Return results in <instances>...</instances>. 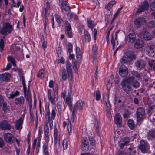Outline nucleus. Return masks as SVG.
I'll list each match as a JSON object with an SVG mask.
<instances>
[{
    "label": "nucleus",
    "mask_w": 155,
    "mask_h": 155,
    "mask_svg": "<svg viewBox=\"0 0 155 155\" xmlns=\"http://www.w3.org/2000/svg\"><path fill=\"white\" fill-rule=\"evenodd\" d=\"M146 51L149 56H153L155 54V46L152 45H148L146 47Z\"/></svg>",
    "instance_id": "9d476101"
},
{
    "label": "nucleus",
    "mask_w": 155,
    "mask_h": 155,
    "mask_svg": "<svg viewBox=\"0 0 155 155\" xmlns=\"http://www.w3.org/2000/svg\"><path fill=\"white\" fill-rule=\"evenodd\" d=\"M116 1L114 0L110 2L107 5L105 6V8L107 10H110L112 7L113 5L116 3Z\"/></svg>",
    "instance_id": "473e14b6"
},
{
    "label": "nucleus",
    "mask_w": 155,
    "mask_h": 155,
    "mask_svg": "<svg viewBox=\"0 0 155 155\" xmlns=\"http://www.w3.org/2000/svg\"><path fill=\"white\" fill-rule=\"evenodd\" d=\"M44 70L41 69L40 70L37 74V76L39 77L43 78L44 77Z\"/></svg>",
    "instance_id": "37998d69"
},
{
    "label": "nucleus",
    "mask_w": 155,
    "mask_h": 155,
    "mask_svg": "<svg viewBox=\"0 0 155 155\" xmlns=\"http://www.w3.org/2000/svg\"><path fill=\"white\" fill-rule=\"evenodd\" d=\"M56 98V96H54V97H52L51 96V97H48V98L49 100H50L51 101V103L53 104L54 103V101H55V99Z\"/></svg>",
    "instance_id": "774afa93"
},
{
    "label": "nucleus",
    "mask_w": 155,
    "mask_h": 155,
    "mask_svg": "<svg viewBox=\"0 0 155 155\" xmlns=\"http://www.w3.org/2000/svg\"><path fill=\"white\" fill-rule=\"evenodd\" d=\"M19 92L18 91H16L15 92H12L9 95V97H8L9 99H13L15 96H17L19 95Z\"/></svg>",
    "instance_id": "72a5a7b5"
},
{
    "label": "nucleus",
    "mask_w": 155,
    "mask_h": 155,
    "mask_svg": "<svg viewBox=\"0 0 155 155\" xmlns=\"http://www.w3.org/2000/svg\"><path fill=\"white\" fill-rule=\"evenodd\" d=\"M127 124L131 130L134 129L135 126L134 121L131 119H129L127 121Z\"/></svg>",
    "instance_id": "c756f323"
},
{
    "label": "nucleus",
    "mask_w": 155,
    "mask_h": 155,
    "mask_svg": "<svg viewBox=\"0 0 155 155\" xmlns=\"http://www.w3.org/2000/svg\"><path fill=\"white\" fill-rule=\"evenodd\" d=\"M106 105L107 107V112L108 113L110 111V105L108 100L106 99L105 100Z\"/></svg>",
    "instance_id": "58836bf2"
},
{
    "label": "nucleus",
    "mask_w": 155,
    "mask_h": 155,
    "mask_svg": "<svg viewBox=\"0 0 155 155\" xmlns=\"http://www.w3.org/2000/svg\"><path fill=\"white\" fill-rule=\"evenodd\" d=\"M76 57L78 63H81V54L79 47H76Z\"/></svg>",
    "instance_id": "b1692460"
},
{
    "label": "nucleus",
    "mask_w": 155,
    "mask_h": 155,
    "mask_svg": "<svg viewBox=\"0 0 155 155\" xmlns=\"http://www.w3.org/2000/svg\"><path fill=\"white\" fill-rule=\"evenodd\" d=\"M148 140H151L155 138V129H152L147 132V136Z\"/></svg>",
    "instance_id": "6ab92c4d"
},
{
    "label": "nucleus",
    "mask_w": 155,
    "mask_h": 155,
    "mask_svg": "<svg viewBox=\"0 0 155 155\" xmlns=\"http://www.w3.org/2000/svg\"><path fill=\"white\" fill-rule=\"evenodd\" d=\"M88 146L89 143L87 138H84L82 142V150L83 151H87Z\"/></svg>",
    "instance_id": "a211bd4d"
},
{
    "label": "nucleus",
    "mask_w": 155,
    "mask_h": 155,
    "mask_svg": "<svg viewBox=\"0 0 155 155\" xmlns=\"http://www.w3.org/2000/svg\"><path fill=\"white\" fill-rule=\"evenodd\" d=\"M146 19L142 17H140L136 18L134 21V24L137 28H139L146 23Z\"/></svg>",
    "instance_id": "1a4fd4ad"
},
{
    "label": "nucleus",
    "mask_w": 155,
    "mask_h": 155,
    "mask_svg": "<svg viewBox=\"0 0 155 155\" xmlns=\"http://www.w3.org/2000/svg\"><path fill=\"white\" fill-rule=\"evenodd\" d=\"M24 93L25 97L27 101H28L29 106L30 108H31L32 106V98L31 94H27L26 90L24 91Z\"/></svg>",
    "instance_id": "393cba45"
},
{
    "label": "nucleus",
    "mask_w": 155,
    "mask_h": 155,
    "mask_svg": "<svg viewBox=\"0 0 155 155\" xmlns=\"http://www.w3.org/2000/svg\"><path fill=\"white\" fill-rule=\"evenodd\" d=\"M23 118L20 117L17 121L15 128L17 130L22 128V125L23 123Z\"/></svg>",
    "instance_id": "5701e85b"
},
{
    "label": "nucleus",
    "mask_w": 155,
    "mask_h": 155,
    "mask_svg": "<svg viewBox=\"0 0 155 155\" xmlns=\"http://www.w3.org/2000/svg\"><path fill=\"white\" fill-rule=\"evenodd\" d=\"M11 126L6 120L2 121L0 124V128L4 130H9L11 129Z\"/></svg>",
    "instance_id": "9b49d317"
},
{
    "label": "nucleus",
    "mask_w": 155,
    "mask_h": 155,
    "mask_svg": "<svg viewBox=\"0 0 155 155\" xmlns=\"http://www.w3.org/2000/svg\"><path fill=\"white\" fill-rule=\"evenodd\" d=\"M137 114V121L139 122L143 120L144 119V116L145 115L139 114Z\"/></svg>",
    "instance_id": "79ce46f5"
},
{
    "label": "nucleus",
    "mask_w": 155,
    "mask_h": 155,
    "mask_svg": "<svg viewBox=\"0 0 155 155\" xmlns=\"http://www.w3.org/2000/svg\"><path fill=\"white\" fill-rule=\"evenodd\" d=\"M155 60H150L148 61V64L150 66L152 67L155 64Z\"/></svg>",
    "instance_id": "864d4df0"
},
{
    "label": "nucleus",
    "mask_w": 155,
    "mask_h": 155,
    "mask_svg": "<svg viewBox=\"0 0 155 155\" xmlns=\"http://www.w3.org/2000/svg\"><path fill=\"white\" fill-rule=\"evenodd\" d=\"M128 58L125 56H123L121 58L120 61L122 64H125L129 61Z\"/></svg>",
    "instance_id": "ea45409f"
},
{
    "label": "nucleus",
    "mask_w": 155,
    "mask_h": 155,
    "mask_svg": "<svg viewBox=\"0 0 155 155\" xmlns=\"http://www.w3.org/2000/svg\"><path fill=\"white\" fill-rule=\"evenodd\" d=\"M112 82L110 81V79L108 80V82L107 84V87L108 89H110L112 85Z\"/></svg>",
    "instance_id": "6e6d98bb"
},
{
    "label": "nucleus",
    "mask_w": 155,
    "mask_h": 155,
    "mask_svg": "<svg viewBox=\"0 0 155 155\" xmlns=\"http://www.w3.org/2000/svg\"><path fill=\"white\" fill-rule=\"evenodd\" d=\"M149 4L147 1H145L143 3L139 6L138 10L137 11V13H139L147 10L149 7Z\"/></svg>",
    "instance_id": "2eb2a0df"
},
{
    "label": "nucleus",
    "mask_w": 155,
    "mask_h": 155,
    "mask_svg": "<svg viewBox=\"0 0 155 155\" xmlns=\"http://www.w3.org/2000/svg\"><path fill=\"white\" fill-rule=\"evenodd\" d=\"M143 45V42L142 40H137L135 43L134 47L137 49L142 48Z\"/></svg>",
    "instance_id": "cd10ccee"
},
{
    "label": "nucleus",
    "mask_w": 155,
    "mask_h": 155,
    "mask_svg": "<svg viewBox=\"0 0 155 155\" xmlns=\"http://www.w3.org/2000/svg\"><path fill=\"white\" fill-rule=\"evenodd\" d=\"M129 152H128V155H136L135 153L136 152V150H134L131 148L130 147L128 149Z\"/></svg>",
    "instance_id": "c03bdc74"
},
{
    "label": "nucleus",
    "mask_w": 155,
    "mask_h": 155,
    "mask_svg": "<svg viewBox=\"0 0 155 155\" xmlns=\"http://www.w3.org/2000/svg\"><path fill=\"white\" fill-rule=\"evenodd\" d=\"M94 126L95 127V131L98 134L99 132L98 128L99 127V124L98 120L97 118H95L94 122Z\"/></svg>",
    "instance_id": "2f4dec72"
},
{
    "label": "nucleus",
    "mask_w": 155,
    "mask_h": 155,
    "mask_svg": "<svg viewBox=\"0 0 155 155\" xmlns=\"http://www.w3.org/2000/svg\"><path fill=\"white\" fill-rule=\"evenodd\" d=\"M13 29V27L8 22L5 23L2 28L0 29V33L3 35L5 36L8 33H10Z\"/></svg>",
    "instance_id": "20e7f679"
},
{
    "label": "nucleus",
    "mask_w": 155,
    "mask_h": 155,
    "mask_svg": "<svg viewBox=\"0 0 155 155\" xmlns=\"http://www.w3.org/2000/svg\"><path fill=\"white\" fill-rule=\"evenodd\" d=\"M0 79L1 81L8 82L10 79V75L8 73H5L4 74H1Z\"/></svg>",
    "instance_id": "aec40b11"
},
{
    "label": "nucleus",
    "mask_w": 155,
    "mask_h": 155,
    "mask_svg": "<svg viewBox=\"0 0 155 155\" xmlns=\"http://www.w3.org/2000/svg\"><path fill=\"white\" fill-rule=\"evenodd\" d=\"M128 70L127 68L124 65L122 64L120 67L119 72L120 75L122 77H125L128 74Z\"/></svg>",
    "instance_id": "6e6552de"
},
{
    "label": "nucleus",
    "mask_w": 155,
    "mask_h": 155,
    "mask_svg": "<svg viewBox=\"0 0 155 155\" xmlns=\"http://www.w3.org/2000/svg\"><path fill=\"white\" fill-rule=\"evenodd\" d=\"M54 91V96H56V95H58V87H56L53 89Z\"/></svg>",
    "instance_id": "680f3d73"
},
{
    "label": "nucleus",
    "mask_w": 155,
    "mask_h": 155,
    "mask_svg": "<svg viewBox=\"0 0 155 155\" xmlns=\"http://www.w3.org/2000/svg\"><path fill=\"white\" fill-rule=\"evenodd\" d=\"M67 15L69 19L74 18L75 20L78 19V16L77 15L74 14L71 12H69Z\"/></svg>",
    "instance_id": "c9c22d12"
},
{
    "label": "nucleus",
    "mask_w": 155,
    "mask_h": 155,
    "mask_svg": "<svg viewBox=\"0 0 155 155\" xmlns=\"http://www.w3.org/2000/svg\"><path fill=\"white\" fill-rule=\"evenodd\" d=\"M73 67L75 71H77L78 69L77 67V63L76 61H73L72 63Z\"/></svg>",
    "instance_id": "13d9d810"
},
{
    "label": "nucleus",
    "mask_w": 155,
    "mask_h": 155,
    "mask_svg": "<svg viewBox=\"0 0 155 155\" xmlns=\"http://www.w3.org/2000/svg\"><path fill=\"white\" fill-rule=\"evenodd\" d=\"M136 39V35L134 33H129L125 38V40L127 41L129 43L133 42Z\"/></svg>",
    "instance_id": "f3484780"
},
{
    "label": "nucleus",
    "mask_w": 155,
    "mask_h": 155,
    "mask_svg": "<svg viewBox=\"0 0 155 155\" xmlns=\"http://www.w3.org/2000/svg\"><path fill=\"white\" fill-rule=\"evenodd\" d=\"M2 109L4 111H5L8 110V108L7 106V104L5 103H3L2 104Z\"/></svg>",
    "instance_id": "3c124183"
},
{
    "label": "nucleus",
    "mask_w": 155,
    "mask_h": 155,
    "mask_svg": "<svg viewBox=\"0 0 155 155\" xmlns=\"http://www.w3.org/2000/svg\"><path fill=\"white\" fill-rule=\"evenodd\" d=\"M56 115V112L54 109H52L51 113V117L53 119H54Z\"/></svg>",
    "instance_id": "69168bd1"
},
{
    "label": "nucleus",
    "mask_w": 155,
    "mask_h": 155,
    "mask_svg": "<svg viewBox=\"0 0 155 155\" xmlns=\"http://www.w3.org/2000/svg\"><path fill=\"white\" fill-rule=\"evenodd\" d=\"M141 38L145 40H150L152 39V35L150 33L147 32H143L141 35Z\"/></svg>",
    "instance_id": "412c9836"
},
{
    "label": "nucleus",
    "mask_w": 155,
    "mask_h": 155,
    "mask_svg": "<svg viewBox=\"0 0 155 155\" xmlns=\"http://www.w3.org/2000/svg\"><path fill=\"white\" fill-rule=\"evenodd\" d=\"M125 54L130 61L136 59V56L134 52L131 50H129L126 51Z\"/></svg>",
    "instance_id": "dca6fc26"
},
{
    "label": "nucleus",
    "mask_w": 155,
    "mask_h": 155,
    "mask_svg": "<svg viewBox=\"0 0 155 155\" xmlns=\"http://www.w3.org/2000/svg\"><path fill=\"white\" fill-rule=\"evenodd\" d=\"M54 144L57 147H59L60 146V137L58 136V130L56 127L54 128Z\"/></svg>",
    "instance_id": "f8f14e48"
},
{
    "label": "nucleus",
    "mask_w": 155,
    "mask_h": 155,
    "mask_svg": "<svg viewBox=\"0 0 155 155\" xmlns=\"http://www.w3.org/2000/svg\"><path fill=\"white\" fill-rule=\"evenodd\" d=\"M89 140L90 144L91 145L93 146L95 144V140L93 138L90 137Z\"/></svg>",
    "instance_id": "5fc2aeb1"
},
{
    "label": "nucleus",
    "mask_w": 155,
    "mask_h": 155,
    "mask_svg": "<svg viewBox=\"0 0 155 155\" xmlns=\"http://www.w3.org/2000/svg\"><path fill=\"white\" fill-rule=\"evenodd\" d=\"M84 35L85 39V41L89 42L91 40V37L89 32L87 31L84 30Z\"/></svg>",
    "instance_id": "c85d7f7f"
},
{
    "label": "nucleus",
    "mask_w": 155,
    "mask_h": 155,
    "mask_svg": "<svg viewBox=\"0 0 155 155\" xmlns=\"http://www.w3.org/2000/svg\"><path fill=\"white\" fill-rule=\"evenodd\" d=\"M133 75L137 78H139L140 77V74L137 71L133 72Z\"/></svg>",
    "instance_id": "e2e57ef3"
},
{
    "label": "nucleus",
    "mask_w": 155,
    "mask_h": 155,
    "mask_svg": "<svg viewBox=\"0 0 155 155\" xmlns=\"http://www.w3.org/2000/svg\"><path fill=\"white\" fill-rule=\"evenodd\" d=\"M43 40L42 43V47L45 50V48L47 46V42L46 41H45L44 40V38L43 37L42 38L41 40Z\"/></svg>",
    "instance_id": "0e129e2a"
},
{
    "label": "nucleus",
    "mask_w": 155,
    "mask_h": 155,
    "mask_svg": "<svg viewBox=\"0 0 155 155\" xmlns=\"http://www.w3.org/2000/svg\"><path fill=\"white\" fill-rule=\"evenodd\" d=\"M65 24V32L66 35L68 37L72 38L73 34L71 31V27L70 23L68 21H66Z\"/></svg>",
    "instance_id": "423d86ee"
},
{
    "label": "nucleus",
    "mask_w": 155,
    "mask_h": 155,
    "mask_svg": "<svg viewBox=\"0 0 155 155\" xmlns=\"http://www.w3.org/2000/svg\"><path fill=\"white\" fill-rule=\"evenodd\" d=\"M134 79V77L132 76L123 79L121 82V88L127 94H129L132 90L131 83L133 81Z\"/></svg>",
    "instance_id": "f257e3e1"
},
{
    "label": "nucleus",
    "mask_w": 155,
    "mask_h": 155,
    "mask_svg": "<svg viewBox=\"0 0 155 155\" xmlns=\"http://www.w3.org/2000/svg\"><path fill=\"white\" fill-rule=\"evenodd\" d=\"M66 68L67 71L65 69H64L62 72V77L63 80H66L68 77L69 81H71L72 79L73 75L72 72V69L71 67V64L68 63L66 64Z\"/></svg>",
    "instance_id": "7ed1b4c3"
},
{
    "label": "nucleus",
    "mask_w": 155,
    "mask_h": 155,
    "mask_svg": "<svg viewBox=\"0 0 155 155\" xmlns=\"http://www.w3.org/2000/svg\"><path fill=\"white\" fill-rule=\"evenodd\" d=\"M112 15L111 14L107 15L105 18L106 24H107L110 22V20L112 18Z\"/></svg>",
    "instance_id": "a18cd8bd"
},
{
    "label": "nucleus",
    "mask_w": 155,
    "mask_h": 155,
    "mask_svg": "<svg viewBox=\"0 0 155 155\" xmlns=\"http://www.w3.org/2000/svg\"><path fill=\"white\" fill-rule=\"evenodd\" d=\"M44 132L45 135V139L46 143L43 145V152L44 155H49L48 149V143L49 141V137L48 134L49 133V129L48 125L45 124L44 126Z\"/></svg>",
    "instance_id": "f03ea898"
},
{
    "label": "nucleus",
    "mask_w": 155,
    "mask_h": 155,
    "mask_svg": "<svg viewBox=\"0 0 155 155\" xmlns=\"http://www.w3.org/2000/svg\"><path fill=\"white\" fill-rule=\"evenodd\" d=\"M55 17L56 21L57 22L60 24L63 21V20L61 17L57 14H55L54 15Z\"/></svg>",
    "instance_id": "a19ab883"
},
{
    "label": "nucleus",
    "mask_w": 155,
    "mask_h": 155,
    "mask_svg": "<svg viewBox=\"0 0 155 155\" xmlns=\"http://www.w3.org/2000/svg\"><path fill=\"white\" fill-rule=\"evenodd\" d=\"M61 7L62 10H64L66 11H68L70 9V8L68 4V2L65 1H62Z\"/></svg>",
    "instance_id": "a878e982"
},
{
    "label": "nucleus",
    "mask_w": 155,
    "mask_h": 155,
    "mask_svg": "<svg viewBox=\"0 0 155 155\" xmlns=\"http://www.w3.org/2000/svg\"><path fill=\"white\" fill-rule=\"evenodd\" d=\"M50 113L49 110H48V111H47L46 112V113L45 115V118L46 119V122L47 121L48 122L49 121L50 118Z\"/></svg>",
    "instance_id": "09e8293b"
},
{
    "label": "nucleus",
    "mask_w": 155,
    "mask_h": 155,
    "mask_svg": "<svg viewBox=\"0 0 155 155\" xmlns=\"http://www.w3.org/2000/svg\"><path fill=\"white\" fill-rule=\"evenodd\" d=\"M150 8L152 10L155 11V0L150 5Z\"/></svg>",
    "instance_id": "4d7b16f0"
},
{
    "label": "nucleus",
    "mask_w": 155,
    "mask_h": 155,
    "mask_svg": "<svg viewBox=\"0 0 155 155\" xmlns=\"http://www.w3.org/2000/svg\"><path fill=\"white\" fill-rule=\"evenodd\" d=\"M24 102L25 99L22 96L16 98L14 100V103L16 105H22L24 104Z\"/></svg>",
    "instance_id": "4be33fe9"
},
{
    "label": "nucleus",
    "mask_w": 155,
    "mask_h": 155,
    "mask_svg": "<svg viewBox=\"0 0 155 155\" xmlns=\"http://www.w3.org/2000/svg\"><path fill=\"white\" fill-rule=\"evenodd\" d=\"M8 61H10L12 64L13 66H15L16 64L14 59L12 57H8L7 58Z\"/></svg>",
    "instance_id": "49530a36"
},
{
    "label": "nucleus",
    "mask_w": 155,
    "mask_h": 155,
    "mask_svg": "<svg viewBox=\"0 0 155 155\" xmlns=\"http://www.w3.org/2000/svg\"><path fill=\"white\" fill-rule=\"evenodd\" d=\"M22 82L23 84V89L24 91H25V90H26V84L25 83V80L24 78L23 77H22Z\"/></svg>",
    "instance_id": "052dcab7"
},
{
    "label": "nucleus",
    "mask_w": 155,
    "mask_h": 155,
    "mask_svg": "<svg viewBox=\"0 0 155 155\" xmlns=\"http://www.w3.org/2000/svg\"><path fill=\"white\" fill-rule=\"evenodd\" d=\"M137 114H145V110L142 107H140L138 108L137 112Z\"/></svg>",
    "instance_id": "4c0bfd02"
},
{
    "label": "nucleus",
    "mask_w": 155,
    "mask_h": 155,
    "mask_svg": "<svg viewBox=\"0 0 155 155\" xmlns=\"http://www.w3.org/2000/svg\"><path fill=\"white\" fill-rule=\"evenodd\" d=\"M131 83H132L133 87L135 88H137L139 87L140 85L139 82L137 80H134V79Z\"/></svg>",
    "instance_id": "e433bc0d"
},
{
    "label": "nucleus",
    "mask_w": 155,
    "mask_h": 155,
    "mask_svg": "<svg viewBox=\"0 0 155 155\" xmlns=\"http://www.w3.org/2000/svg\"><path fill=\"white\" fill-rule=\"evenodd\" d=\"M146 63L143 59H140L134 62L135 67L139 70H141L145 67Z\"/></svg>",
    "instance_id": "0eeeda50"
},
{
    "label": "nucleus",
    "mask_w": 155,
    "mask_h": 155,
    "mask_svg": "<svg viewBox=\"0 0 155 155\" xmlns=\"http://www.w3.org/2000/svg\"><path fill=\"white\" fill-rule=\"evenodd\" d=\"M72 45L71 43H69L68 45V48L69 54H71L72 49Z\"/></svg>",
    "instance_id": "de8ad7c7"
},
{
    "label": "nucleus",
    "mask_w": 155,
    "mask_h": 155,
    "mask_svg": "<svg viewBox=\"0 0 155 155\" xmlns=\"http://www.w3.org/2000/svg\"><path fill=\"white\" fill-rule=\"evenodd\" d=\"M97 47L96 44L93 45L92 47V52L93 55L92 57L94 59L96 58V55L97 54Z\"/></svg>",
    "instance_id": "7c9ffc66"
},
{
    "label": "nucleus",
    "mask_w": 155,
    "mask_h": 155,
    "mask_svg": "<svg viewBox=\"0 0 155 155\" xmlns=\"http://www.w3.org/2000/svg\"><path fill=\"white\" fill-rule=\"evenodd\" d=\"M138 149L140 150L142 153H147L149 151L150 147L148 143L143 140H141L140 141V145L138 146Z\"/></svg>",
    "instance_id": "39448f33"
},
{
    "label": "nucleus",
    "mask_w": 155,
    "mask_h": 155,
    "mask_svg": "<svg viewBox=\"0 0 155 155\" xmlns=\"http://www.w3.org/2000/svg\"><path fill=\"white\" fill-rule=\"evenodd\" d=\"M114 120L115 124L119 126L121 124L122 121L120 114L118 113L116 114Z\"/></svg>",
    "instance_id": "bb28decb"
},
{
    "label": "nucleus",
    "mask_w": 155,
    "mask_h": 155,
    "mask_svg": "<svg viewBox=\"0 0 155 155\" xmlns=\"http://www.w3.org/2000/svg\"><path fill=\"white\" fill-rule=\"evenodd\" d=\"M149 26L150 27H155V22L154 21H150L149 24Z\"/></svg>",
    "instance_id": "bf43d9fd"
},
{
    "label": "nucleus",
    "mask_w": 155,
    "mask_h": 155,
    "mask_svg": "<svg viewBox=\"0 0 155 155\" xmlns=\"http://www.w3.org/2000/svg\"><path fill=\"white\" fill-rule=\"evenodd\" d=\"M4 40L2 39H1L0 41V50L2 51L4 49Z\"/></svg>",
    "instance_id": "8fccbe9b"
},
{
    "label": "nucleus",
    "mask_w": 155,
    "mask_h": 155,
    "mask_svg": "<svg viewBox=\"0 0 155 155\" xmlns=\"http://www.w3.org/2000/svg\"><path fill=\"white\" fill-rule=\"evenodd\" d=\"M84 104V102L83 101H77L74 106L73 111V114H74V113L76 112L78 109L80 110H81L82 109Z\"/></svg>",
    "instance_id": "4468645a"
},
{
    "label": "nucleus",
    "mask_w": 155,
    "mask_h": 155,
    "mask_svg": "<svg viewBox=\"0 0 155 155\" xmlns=\"http://www.w3.org/2000/svg\"><path fill=\"white\" fill-rule=\"evenodd\" d=\"M4 137L5 141L10 144H12L13 143L15 139L13 136L9 133L5 134Z\"/></svg>",
    "instance_id": "ddd939ff"
},
{
    "label": "nucleus",
    "mask_w": 155,
    "mask_h": 155,
    "mask_svg": "<svg viewBox=\"0 0 155 155\" xmlns=\"http://www.w3.org/2000/svg\"><path fill=\"white\" fill-rule=\"evenodd\" d=\"M87 20L88 27L92 29L95 27V25L94 24V21L90 19L87 18Z\"/></svg>",
    "instance_id": "f704fd0d"
},
{
    "label": "nucleus",
    "mask_w": 155,
    "mask_h": 155,
    "mask_svg": "<svg viewBox=\"0 0 155 155\" xmlns=\"http://www.w3.org/2000/svg\"><path fill=\"white\" fill-rule=\"evenodd\" d=\"M101 98V95L100 94L99 91L97 90L96 91V99L97 100H100Z\"/></svg>",
    "instance_id": "603ef678"
},
{
    "label": "nucleus",
    "mask_w": 155,
    "mask_h": 155,
    "mask_svg": "<svg viewBox=\"0 0 155 155\" xmlns=\"http://www.w3.org/2000/svg\"><path fill=\"white\" fill-rule=\"evenodd\" d=\"M62 145L64 149H66L67 148V141L64 140L63 141Z\"/></svg>",
    "instance_id": "338daca9"
}]
</instances>
